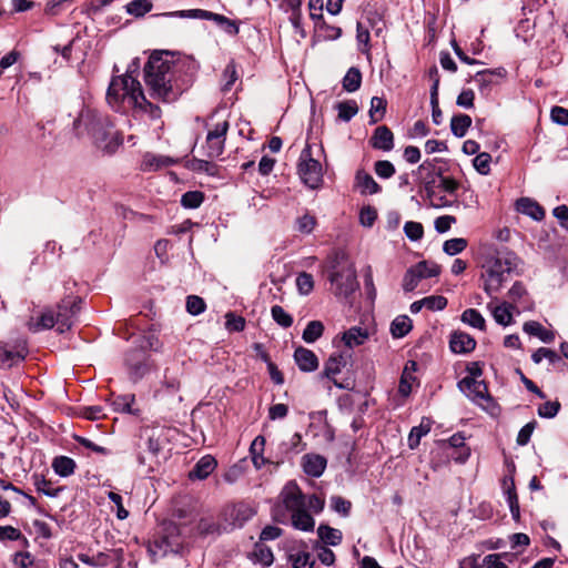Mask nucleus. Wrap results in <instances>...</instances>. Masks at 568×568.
<instances>
[{
  "label": "nucleus",
  "mask_w": 568,
  "mask_h": 568,
  "mask_svg": "<svg viewBox=\"0 0 568 568\" xmlns=\"http://www.w3.org/2000/svg\"><path fill=\"white\" fill-rule=\"evenodd\" d=\"M524 332L538 337L544 343H551L555 339V334L546 329L539 322L529 321L524 324Z\"/></svg>",
  "instance_id": "24"
},
{
  "label": "nucleus",
  "mask_w": 568,
  "mask_h": 568,
  "mask_svg": "<svg viewBox=\"0 0 568 568\" xmlns=\"http://www.w3.org/2000/svg\"><path fill=\"white\" fill-rule=\"evenodd\" d=\"M355 182L362 194H376L382 190L373 176L363 170L357 171Z\"/></svg>",
  "instance_id": "23"
},
{
  "label": "nucleus",
  "mask_w": 568,
  "mask_h": 568,
  "mask_svg": "<svg viewBox=\"0 0 568 568\" xmlns=\"http://www.w3.org/2000/svg\"><path fill=\"white\" fill-rule=\"evenodd\" d=\"M196 72L194 60L175 59L169 52L153 53L143 69L150 98L163 103L175 102L192 85Z\"/></svg>",
  "instance_id": "1"
},
{
  "label": "nucleus",
  "mask_w": 568,
  "mask_h": 568,
  "mask_svg": "<svg viewBox=\"0 0 568 568\" xmlns=\"http://www.w3.org/2000/svg\"><path fill=\"white\" fill-rule=\"evenodd\" d=\"M152 7L151 0H132L125 6L126 12L136 18L143 17L150 12Z\"/></svg>",
  "instance_id": "39"
},
{
  "label": "nucleus",
  "mask_w": 568,
  "mask_h": 568,
  "mask_svg": "<svg viewBox=\"0 0 568 568\" xmlns=\"http://www.w3.org/2000/svg\"><path fill=\"white\" fill-rule=\"evenodd\" d=\"M291 561L293 568H312L314 564L312 556L306 551H298L291 555Z\"/></svg>",
  "instance_id": "58"
},
{
  "label": "nucleus",
  "mask_w": 568,
  "mask_h": 568,
  "mask_svg": "<svg viewBox=\"0 0 568 568\" xmlns=\"http://www.w3.org/2000/svg\"><path fill=\"white\" fill-rule=\"evenodd\" d=\"M324 332V325L321 321H311L303 331L302 338L304 342L312 344L316 342Z\"/></svg>",
  "instance_id": "38"
},
{
  "label": "nucleus",
  "mask_w": 568,
  "mask_h": 568,
  "mask_svg": "<svg viewBox=\"0 0 568 568\" xmlns=\"http://www.w3.org/2000/svg\"><path fill=\"white\" fill-rule=\"evenodd\" d=\"M80 302L81 300L78 297L68 296L63 298L58 304L55 314L51 308H45L38 320L30 318L27 323L28 328L33 333H38L53 328L57 325V331L60 334L71 329L74 317L79 312L78 304Z\"/></svg>",
  "instance_id": "6"
},
{
  "label": "nucleus",
  "mask_w": 568,
  "mask_h": 568,
  "mask_svg": "<svg viewBox=\"0 0 568 568\" xmlns=\"http://www.w3.org/2000/svg\"><path fill=\"white\" fill-rule=\"evenodd\" d=\"M297 170L301 180L308 187L317 189L323 183L322 165L313 159L312 146L308 143L301 152Z\"/></svg>",
  "instance_id": "9"
},
{
  "label": "nucleus",
  "mask_w": 568,
  "mask_h": 568,
  "mask_svg": "<svg viewBox=\"0 0 568 568\" xmlns=\"http://www.w3.org/2000/svg\"><path fill=\"white\" fill-rule=\"evenodd\" d=\"M501 554H490L485 556L483 565L485 568H508V566L501 560Z\"/></svg>",
  "instance_id": "64"
},
{
  "label": "nucleus",
  "mask_w": 568,
  "mask_h": 568,
  "mask_svg": "<svg viewBox=\"0 0 568 568\" xmlns=\"http://www.w3.org/2000/svg\"><path fill=\"white\" fill-rule=\"evenodd\" d=\"M53 470L62 477H68L74 473L75 462L67 456H59L53 459Z\"/></svg>",
  "instance_id": "33"
},
{
  "label": "nucleus",
  "mask_w": 568,
  "mask_h": 568,
  "mask_svg": "<svg viewBox=\"0 0 568 568\" xmlns=\"http://www.w3.org/2000/svg\"><path fill=\"white\" fill-rule=\"evenodd\" d=\"M331 506L334 511L346 517L349 515L352 504L349 500H346L345 498H343L341 496H332L331 497Z\"/></svg>",
  "instance_id": "60"
},
{
  "label": "nucleus",
  "mask_w": 568,
  "mask_h": 568,
  "mask_svg": "<svg viewBox=\"0 0 568 568\" xmlns=\"http://www.w3.org/2000/svg\"><path fill=\"white\" fill-rule=\"evenodd\" d=\"M412 327V320L407 315H400L392 322L390 333L395 338H400L408 334Z\"/></svg>",
  "instance_id": "32"
},
{
  "label": "nucleus",
  "mask_w": 568,
  "mask_h": 568,
  "mask_svg": "<svg viewBox=\"0 0 568 568\" xmlns=\"http://www.w3.org/2000/svg\"><path fill=\"white\" fill-rule=\"evenodd\" d=\"M467 244L468 242L466 239L454 237L444 242L443 251L446 254L454 256L456 254L462 253L467 247Z\"/></svg>",
  "instance_id": "43"
},
{
  "label": "nucleus",
  "mask_w": 568,
  "mask_h": 568,
  "mask_svg": "<svg viewBox=\"0 0 568 568\" xmlns=\"http://www.w3.org/2000/svg\"><path fill=\"white\" fill-rule=\"evenodd\" d=\"M520 264V258L511 251H499L488 255L481 265L483 290L496 298L504 283L508 282Z\"/></svg>",
  "instance_id": "5"
},
{
  "label": "nucleus",
  "mask_w": 568,
  "mask_h": 568,
  "mask_svg": "<svg viewBox=\"0 0 568 568\" xmlns=\"http://www.w3.org/2000/svg\"><path fill=\"white\" fill-rule=\"evenodd\" d=\"M517 211L530 216L535 221H541L545 217L542 206L529 197H521L517 201Z\"/></svg>",
  "instance_id": "21"
},
{
  "label": "nucleus",
  "mask_w": 568,
  "mask_h": 568,
  "mask_svg": "<svg viewBox=\"0 0 568 568\" xmlns=\"http://www.w3.org/2000/svg\"><path fill=\"white\" fill-rule=\"evenodd\" d=\"M559 409V402H546L545 404L538 407V415L542 418H552L558 414Z\"/></svg>",
  "instance_id": "63"
},
{
  "label": "nucleus",
  "mask_w": 568,
  "mask_h": 568,
  "mask_svg": "<svg viewBox=\"0 0 568 568\" xmlns=\"http://www.w3.org/2000/svg\"><path fill=\"white\" fill-rule=\"evenodd\" d=\"M206 20L214 21L219 26H226V31L230 33L236 34L239 32L236 23L223 14L209 11Z\"/></svg>",
  "instance_id": "51"
},
{
  "label": "nucleus",
  "mask_w": 568,
  "mask_h": 568,
  "mask_svg": "<svg viewBox=\"0 0 568 568\" xmlns=\"http://www.w3.org/2000/svg\"><path fill=\"white\" fill-rule=\"evenodd\" d=\"M448 444H449V446H452L454 448H462L463 449V456L456 458V460L465 462L469 457L470 452H469V448L465 447V436L462 433L454 434L448 439Z\"/></svg>",
  "instance_id": "56"
},
{
  "label": "nucleus",
  "mask_w": 568,
  "mask_h": 568,
  "mask_svg": "<svg viewBox=\"0 0 568 568\" xmlns=\"http://www.w3.org/2000/svg\"><path fill=\"white\" fill-rule=\"evenodd\" d=\"M32 478L37 491L48 497H58L62 491V487H52L51 481L47 480L42 475H33Z\"/></svg>",
  "instance_id": "36"
},
{
  "label": "nucleus",
  "mask_w": 568,
  "mask_h": 568,
  "mask_svg": "<svg viewBox=\"0 0 568 568\" xmlns=\"http://www.w3.org/2000/svg\"><path fill=\"white\" fill-rule=\"evenodd\" d=\"M531 359L535 364H539L542 359H548L552 365L558 363L561 357L552 349L546 347H539L532 355Z\"/></svg>",
  "instance_id": "46"
},
{
  "label": "nucleus",
  "mask_w": 568,
  "mask_h": 568,
  "mask_svg": "<svg viewBox=\"0 0 568 568\" xmlns=\"http://www.w3.org/2000/svg\"><path fill=\"white\" fill-rule=\"evenodd\" d=\"M338 111V119L348 122L358 112V105L354 100L338 102L336 104Z\"/></svg>",
  "instance_id": "40"
},
{
  "label": "nucleus",
  "mask_w": 568,
  "mask_h": 568,
  "mask_svg": "<svg viewBox=\"0 0 568 568\" xmlns=\"http://www.w3.org/2000/svg\"><path fill=\"white\" fill-rule=\"evenodd\" d=\"M325 507V499L316 494L306 496L298 485L291 480L282 488L278 500L273 507V519L280 524H291L301 531H313L315 519L312 513L320 514Z\"/></svg>",
  "instance_id": "2"
},
{
  "label": "nucleus",
  "mask_w": 568,
  "mask_h": 568,
  "mask_svg": "<svg viewBox=\"0 0 568 568\" xmlns=\"http://www.w3.org/2000/svg\"><path fill=\"white\" fill-rule=\"evenodd\" d=\"M459 187L458 181H456L453 178L440 175L438 182H437V191L442 196H447L448 199L453 200L454 203L456 202V191Z\"/></svg>",
  "instance_id": "28"
},
{
  "label": "nucleus",
  "mask_w": 568,
  "mask_h": 568,
  "mask_svg": "<svg viewBox=\"0 0 568 568\" xmlns=\"http://www.w3.org/2000/svg\"><path fill=\"white\" fill-rule=\"evenodd\" d=\"M387 102L384 98L373 97L371 100L369 119L371 123L379 122L386 113Z\"/></svg>",
  "instance_id": "34"
},
{
  "label": "nucleus",
  "mask_w": 568,
  "mask_h": 568,
  "mask_svg": "<svg viewBox=\"0 0 568 568\" xmlns=\"http://www.w3.org/2000/svg\"><path fill=\"white\" fill-rule=\"evenodd\" d=\"M504 72L503 69H498V70H483V71H478L475 75H474V81L480 87V88H486L488 85L491 84L493 82V78L495 75H501Z\"/></svg>",
  "instance_id": "49"
},
{
  "label": "nucleus",
  "mask_w": 568,
  "mask_h": 568,
  "mask_svg": "<svg viewBox=\"0 0 568 568\" xmlns=\"http://www.w3.org/2000/svg\"><path fill=\"white\" fill-rule=\"evenodd\" d=\"M369 143L376 150L388 152L394 148V134L386 125L377 126Z\"/></svg>",
  "instance_id": "16"
},
{
  "label": "nucleus",
  "mask_w": 568,
  "mask_h": 568,
  "mask_svg": "<svg viewBox=\"0 0 568 568\" xmlns=\"http://www.w3.org/2000/svg\"><path fill=\"white\" fill-rule=\"evenodd\" d=\"M459 389L474 403L484 406L485 403L493 404V398L488 393V387L484 381L474 377H464L458 383Z\"/></svg>",
  "instance_id": "12"
},
{
  "label": "nucleus",
  "mask_w": 568,
  "mask_h": 568,
  "mask_svg": "<svg viewBox=\"0 0 568 568\" xmlns=\"http://www.w3.org/2000/svg\"><path fill=\"white\" fill-rule=\"evenodd\" d=\"M24 348L9 349L7 346L0 347V362L7 367L21 362L24 358Z\"/></svg>",
  "instance_id": "35"
},
{
  "label": "nucleus",
  "mask_w": 568,
  "mask_h": 568,
  "mask_svg": "<svg viewBox=\"0 0 568 568\" xmlns=\"http://www.w3.org/2000/svg\"><path fill=\"white\" fill-rule=\"evenodd\" d=\"M134 395L132 394L118 396L112 403L114 410L136 415L138 412H134L132 409V404L134 403Z\"/></svg>",
  "instance_id": "47"
},
{
  "label": "nucleus",
  "mask_w": 568,
  "mask_h": 568,
  "mask_svg": "<svg viewBox=\"0 0 568 568\" xmlns=\"http://www.w3.org/2000/svg\"><path fill=\"white\" fill-rule=\"evenodd\" d=\"M256 515V509L251 504L239 501L226 505L220 513L227 532L242 528Z\"/></svg>",
  "instance_id": "8"
},
{
  "label": "nucleus",
  "mask_w": 568,
  "mask_h": 568,
  "mask_svg": "<svg viewBox=\"0 0 568 568\" xmlns=\"http://www.w3.org/2000/svg\"><path fill=\"white\" fill-rule=\"evenodd\" d=\"M106 102L112 110L120 113L134 111L148 114L153 120L160 119L162 114L160 106L146 99L141 83L129 72L111 79Z\"/></svg>",
  "instance_id": "3"
},
{
  "label": "nucleus",
  "mask_w": 568,
  "mask_h": 568,
  "mask_svg": "<svg viewBox=\"0 0 568 568\" xmlns=\"http://www.w3.org/2000/svg\"><path fill=\"white\" fill-rule=\"evenodd\" d=\"M374 170L382 179H389L395 174V166L387 160H379L375 162Z\"/></svg>",
  "instance_id": "59"
},
{
  "label": "nucleus",
  "mask_w": 568,
  "mask_h": 568,
  "mask_svg": "<svg viewBox=\"0 0 568 568\" xmlns=\"http://www.w3.org/2000/svg\"><path fill=\"white\" fill-rule=\"evenodd\" d=\"M430 104H432V118L435 124L442 123L443 113L439 109L437 82L432 85L430 89Z\"/></svg>",
  "instance_id": "54"
},
{
  "label": "nucleus",
  "mask_w": 568,
  "mask_h": 568,
  "mask_svg": "<svg viewBox=\"0 0 568 568\" xmlns=\"http://www.w3.org/2000/svg\"><path fill=\"white\" fill-rule=\"evenodd\" d=\"M433 426V420L428 417H423L420 424L410 429L408 435V447L415 449L418 447L423 436H426Z\"/></svg>",
  "instance_id": "22"
},
{
  "label": "nucleus",
  "mask_w": 568,
  "mask_h": 568,
  "mask_svg": "<svg viewBox=\"0 0 568 568\" xmlns=\"http://www.w3.org/2000/svg\"><path fill=\"white\" fill-rule=\"evenodd\" d=\"M294 359L303 372H313L318 367V358L315 353L302 346L295 349Z\"/></svg>",
  "instance_id": "18"
},
{
  "label": "nucleus",
  "mask_w": 568,
  "mask_h": 568,
  "mask_svg": "<svg viewBox=\"0 0 568 568\" xmlns=\"http://www.w3.org/2000/svg\"><path fill=\"white\" fill-rule=\"evenodd\" d=\"M470 125L471 118L467 114H457L450 120L452 133L457 138L465 136Z\"/></svg>",
  "instance_id": "31"
},
{
  "label": "nucleus",
  "mask_w": 568,
  "mask_h": 568,
  "mask_svg": "<svg viewBox=\"0 0 568 568\" xmlns=\"http://www.w3.org/2000/svg\"><path fill=\"white\" fill-rule=\"evenodd\" d=\"M205 302L202 297L197 295H190L186 298V311L191 315H200L205 311Z\"/></svg>",
  "instance_id": "55"
},
{
  "label": "nucleus",
  "mask_w": 568,
  "mask_h": 568,
  "mask_svg": "<svg viewBox=\"0 0 568 568\" xmlns=\"http://www.w3.org/2000/svg\"><path fill=\"white\" fill-rule=\"evenodd\" d=\"M297 291L301 295H308L314 288V278L312 274L302 272L296 277Z\"/></svg>",
  "instance_id": "48"
},
{
  "label": "nucleus",
  "mask_w": 568,
  "mask_h": 568,
  "mask_svg": "<svg viewBox=\"0 0 568 568\" xmlns=\"http://www.w3.org/2000/svg\"><path fill=\"white\" fill-rule=\"evenodd\" d=\"M516 306L509 303L504 302L500 305H497L493 308V317L494 320L503 325L507 326L510 325L513 322V310Z\"/></svg>",
  "instance_id": "29"
},
{
  "label": "nucleus",
  "mask_w": 568,
  "mask_h": 568,
  "mask_svg": "<svg viewBox=\"0 0 568 568\" xmlns=\"http://www.w3.org/2000/svg\"><path fill=\"white\" fill-rule=\"evenodd\" d=\"M329 281L334 285V293L337 296L348 297L358 288L356 271L352 265L333 272Z\"/></svg>",
  "instance_id": "11"
},
{
  "label": "nucleus",
  "mask_w": 568,
  "mask_h": 568,
  "mask_svg": "<svg viewBox=\"0 0 568 568\" xmlns=\"http://www.w3.org/2000/svg\"><path fill=\"white\" fill-rule=\"evenodd\" d=\"M343 89L347 92H355L362 83V73L357 68H351L343 78Z\"/></svg>",
  "instance_id": "37"
},
{
  "label": "nucleus",
  "mask_w": 568,
  "mask_h": 568,
  "mask_svg": "<svg viewBox=\"0 0 568 568\" xmlns=\"http://www.w3.org/2000/svg\"><path fill=\"white\" fill-rule=\"evenodd\" d=\"M196 534L201 537H209V536H220L226 531V528L224 526V523L219 519H214L213 517H202L196 524L195 527Z\"/></svg>",
  "instance_id": "15"
},
{
  "label": "nucleus",
  "mask_w": 568,
  "mask_h": 568,
  "mask_svg": "<svg viewBox=\"0 0 568 568\" xmlns=\"http://www.w3.org/2000/svg\"><path fill=\"white\" fill-rule=\"evenodd\" d=\"M272 318L282 327L288 328L293 324V317L280 305L271 308Z\"/></svg>",
  "instance_id": "44"
},
{
  "label": "nucleus",
  "mask_w": 568,
  "mask_h": 568,
  "mask_svg": "<svg viewBox=\"0 0 568 568\" xmlns=\"http://www.w3.org/2000/svg\"><path fill=\"white\" fill-rule=\"evenodd\" d=\"M225 327L230 332H242L245 327V320L242 316L235 315L233 312H229L225 315Z\"/></svg>",
  "instance_id": "57"
},
{
  "label": "nucleus",
  "mask_w": 568,
  "mask_h": 568,
  "mask_svg": "<svg viewBox=\"0 0 568 568\" xmlns=\"http://www.w3.org/2000/svg\"><path fill=\"white\" fill-rule=\"evenodd\" d=\"M490 161L491 156L490 154L483 152L476 155V158L473 160L474 168L480 173V174H488L490 171Z\"/></svg>",
  "instance_id": "61"
},
{
  "label": "nucleus",
  "mask_w": 568,
  "mask_h": 568,
  "mask_svg": "<svg viewBox=\"0 0 568 568\" xmlns=\"http://www.w3.org/2000/svg\"><path fill=\"white\" fill-rule=\"evenodd\" d=\"M216 465L217 463L212 456H203L190 471L189 477L190 479L203 480L214 471Z\"/></svg>",
  "instance_id": "20"
},
{
  "label": "nucleus",
  "mask_w": 568,
  "mask_h": 568,
  "mask_svg": "<svg viewBox=\"0 0 568 568\" xmlns=\"http://www.w3.org/2000/svg\"><path fill=\"white\" fill-rule=\"evenodd\" d=\"M347 364V356L342 353L332 354L325 363L323 374L329 378L339 389H351V384L339 383L335 376L342 372Z\"/></svg>",
  "instance_id": "13"
},
{
  "label": "nucleus",
  "mask_w": 568,
  "mask_h": 568,
  "mask_svg": "<svg viewBox=\"0 0 568 568\" xmlns=\"http://www.w3.org/2000/svg\"><path fill=\"white\" fill-rule=\"evenodd\" d=\"M504 489L507 498V503L509 505L510 513L515 519L519 518V503L518 496L515 488V483L510 478L509 480H504Z\"/></svg>",
  "instance_id": "30"
},
{
  "label": "nucleus",
  "mask_w": 568,
  "mask_h": 568,
  "mask_svg": "<svg viewBox=\"0 0 568 568\" xmlns=\"http://www.w3.org/2000/svg\"><path fill=\"white\" fill-rule=\"evenodd\" d=\"M73 126L79 136L90 135L108 153H113L123 143V136L114 130L111 119L94 109H82Z\"/></svg>",
  "instance_id": "4"
},
{
  "label": "nucleus",
  "mask_w": 568,
  "mask_h": 568,
  "mask_svg": "<svg viewBox=\"0 0 568 568\" xmlns=\"http://www.w3.org/2000/svg\"><path fill=\"white\" fill-rule=\"evenodd\" d=\"M417 174L432 206L442 209L454 204L453 200L447 196H442L437 191V182L443 173L442 170L436 166L435 160L424 161L418 166Z\"/></svg>",
  "instance_id": "7"
},
{
  "label": "nucleus",
  "mask_w": 568,
  "mask_h": 568,
  "mask_svg": "<svg viewBox=\"0 0 568 568\" xmlns=\"http://www.w3.org/2000/svg\"><path fill=\"white\" fill-rule=\"evenodd\" d=\"M368 338L367 329L362 327H352L343 334V342L348 348L363 345Z\"/></svg>",
  "instance_id": "26"
},
{
  "label": "nucleus",
  "mask_w": 568,
  "mask_h": 568,
  "mask_svg": "<svg viewBox=\"0 0 568 568\" xmlns=\"http://www.w3.org/2000/svg\"><path fill=\"white\" fill-rule=\"evenodd\" d=\"M449 347L455 354H467L475 349L476 341L464 332H454L450 335Z\"/></svg>",
  "instance_id": "17"
},
{
  "label": "nucleus",
  "mask_w": 568,
  "mask_h": 568,
  "mask_svg": "<svg viewBox=\"0 0 568 568\" xmlns=\"http://www.w3.org/2000/svg\"><path fill=\"white\" fill-rule=\"evenodd\" d=\"M326 464V458L317 454H306L302 458L303 470L312 477H320L324 473Z\"/></svg>",
  "instance_id": "19"
},
{
  "label": "nucleus",
  "mask_w": 568,
  "mask_h": 568,
  "mask_svg": "<svg viewBox=\"0 0 568 568\" xmlns=\"http://www.w3.org/2000/svg\"><path fill=\"white\" fill-rule=\"evenodd\" d=\"M320 539L329 546H337L342 542L343 534L339 529L333 528L328 525H320L317 528Z\"/></svg>",
  "instance_id": "27"
},
{
  "label": "nucleus",
  "mask_w": 568,
  "mask_h": 568,
  "mask_svg": "<svg viewBox=\"0 0 568 568\" xmlns=\"http://www.w3.org/2000/svg\"><path fill=\"white\" fill-rule=\"evenodd\" d=\"M423 304L428 311H443L447 306V298L443 295H430L423 298Z\"/></svg>",
  "instance_id": "52"
},
{
  "label": "nucleus",
  "mask_w": 568,
  "mask_h": 568,
  "mask_svg": "<svg viewBox=\"0 0 568 568\" xmlns=\"http://www.w3.org/2000/svg\"><path fill=\"white\" fill-rule=\"evenodd\" d=\"M229 128V121L224 120L207 131L203 146L206 158L215 159L223 154Z\"/></svg>",
  "instance_id": "10"
},
{
  "label": "nucleus",
  "mask_w": 568,
  "mask_h": 568,
  "mask_svg": "<svg viewBox=\"0 0 568 568\" xmlns=\"http://www.w3.org/2000/svg\"><path fill=\"white\" fill-rule=\"evenodd\" d=\"M125 363L129 367L131 378L138 381L148 372L146 355L141 349H134L126 354Z\"/></svg>",
  "instance_id": "14"
},
{
  "label": "nucleus",
  "mask_w": 568,
  "mask_h": 568,
  "mask_svg": "<svg viewBox=\"0 0 568 568\" xmlns=\"http://www.w3.org/2000/svg\"><path fill=\"white\" fill-rule=\"evenodd\" d=\"M250 558L254 562L261 564L264 567L271 566L274 561L272 549L260 541L254 545V549L251 552Z\"/></svg>",
  "instance_id": "25"
},
{
  "label": "nucleus",
  "mask_w": 568,
  "mask_h": 568,
  "mask_svg": "<svg viewBox=\"0 0 568 568\" xmlns=\"http://www.w3.org/2000/svg\"><path fill=\"white\" fill-rule=\"evenodd\" d=\"M316 226L315 216L305 213L296 220V229L300 233L311 234Z\"/></svg>",
  "instance_id": "50"
},
{
  "label": "nucleus",
  "mask_w": 568,
  "mask_h": 568,
  "mask_svg": "<svg viewBox=\"0 0 568 568\" xmlns=\"http://www.w3.org/2000/svg\"><path fill=\"white\" fill-rule=\"evenodd\" d=\"M404 232L406 236L412 241H417L422 239L424 234L423 225L418 222H406L404 225Z\"/></svg>",
  "instance_id": "62"
},
{
  "label": "nucleus",
  "mask_w": 568,
  "mask_h": 568,
  "mask_svg": "<svg viewBox=\"0 0 568 568\" xmlns=\"http://www.w3.org/2000/svg\"><path fill=\"white\" fill-rule=\"evenodd\" d=\"M418 273L423 274V278L437 276L440 273V267L436 263L422 261L414 265Z\"/></svg>",
  "instance_id": "53"
},
{
  "label": "nucleus",
  "mask_w": 568,
  "mask_h": 568,
  "mask_svg": "<svg viewBox=\"0 0 568 568\" xmlns=\"http://www.w3.org/2000/svg\"><path fill=\"white\" fill-rule=\"evenodd\" d=\"M462 321L475 328L485 329V318L475 308H468L462 314Z\"/></svg>",
  "instance_id": "42"
},
{
  "label": "nucleus",
  "mask_w": 568,
  "mask_h": 568,
  "mask_svg": "<svg viewBox=\"0 0 568 568\" xmlns=\"http://www.w3.org/2000/svg\"><path fill=\"white\" fill-rule=\"evenodd\" d=\"M423 280V274L418 273L414 266L408 268L403 277V290L405 292H413Z\"/></svg>",
  "instance_id": "41"
},
{
  "label": "nucleus",
  "mask_w": 568,
  "mask_h": 568,
  "mask_svg": "<svg viewBox=\"0 0 568 568\" xmlns=\"http://www.w3.org/2000/svg\"><path fill=\"white\" fill-rule=\"evenodd\" d=\"M204 201V194L200 191H189L181 197V204L185 209H197Z\"/></svg>",
  "instance_id": "45"
}]
</instances>
